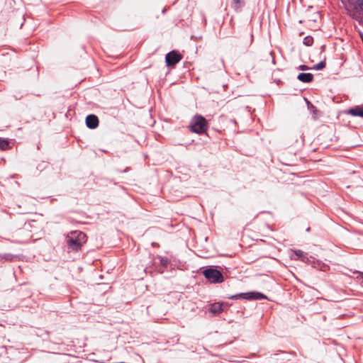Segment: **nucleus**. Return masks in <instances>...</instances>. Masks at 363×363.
I'll return each mask as SVG.
<instances>
[{
  "label": "nucleus",
  "mask_w": 363,
  "mask_h": 363,
  "mask_svg": "<svg viewBox=\"0 0 363 363\" xmlns=\"http://www.w3.org/2000/svg\"><path fill=\"white\" fill-rule=\"evenodd\" d=\"M86 241V235L81 231L71 232L67 237L68 248L73 251L79 250Z\"/></svg>",
  "instance_id": "1"
},
{
  "label": "nucleus",
  "mask_w": 363,
  "mask_h": 363,
  "mask_svg": "<svg viewBox=\"0 0 363 363\" xmlns=\"http://www.w3.org/2000/svg\"><path fill=\"white\" fill-rule=\"evenodd\" d=\"M208 127L206 120L201 115H196L189 124L191 131L201 134L206 131Z\"/></svg>",
  "instance_id": "2"
},
{
  "label": "nucleus",
  "mask_w": 363,
  "mask_h": 363,
  "mask_svg": "<svg viewBox=\"0 0 363 363\" xmlns=\"http://www.w3.org/2000/svg\"><path fill=\"white\" fill-rule=\"evenodd\" d=\"M203 274L211 283H222L224 281L221 272L216 269H206Z\"/></svg>",
  "instance_id": "3"
},
{
  "label": "nucleus",
  "mask_w": 363,
  "mask_h": 363,
  "mask_svg": "<svg viewBox=\"0 0 363 363\" xmlns=\"http://www.w3.org/2000/svg\"><path fill=\"white\" fill-rule=\"evenodd\" d=\"M238 298H242L246 300H261L266 299L267 296L260 292L251 291L247 293L239 294L229 297V298L230 299H237Z\"/></svg>",
  "instance_id": "4"
},
{
  "label": "nucleus",
  "mask_w": 363,
  "mask_h": 363,
  "mask_svg": "<svg viewBox=\"0 0 363 363\" xmlns=\"http://www.w3.org/2000/svg\"><path fill=\"white\" fill-rule=\"evenodd\" d=\"M182 60V55L176 51L169 52L165 57L166 63L168 66H173Z\"/></svg>",
  "instance_id": "5"
},
{
  "label": "nucleus",
  "mask_w": 363,
  "mask_h": 363,
  "mask_svg": "<svg viewBox=\"0 0 363 363\" xmlns=\"http://www.w3.org/2000/svg\"><path fill=\"white\" fill-rule=\"evenodd\" d=\"M86 124L89 128H95L99 125V119L94 115H89L86 118Z\"/></svg>",
  "instance_id": "6"
},
{
  "label": "nucleus",
  "mask_w": 363,
  "mask_h": 363,
  "mask_svg": "<svg viewBox=\"0 0 363 363\" xmlns=\"http://www.w3.org/2000/svg\"><path fill=\"white\" fill-rule=\"evenodd\" d=\"M347 113L352 116L363 117V106H357L350 108Z\"/></svg>",
  "instance_id": "7"
},
{
  "label": "nucleus",
  "mask_w": 363,
  "mask_h": 363,
  "mask_svg": "<svg viewBox=\"0 0 363 363\" xmlns=\"http://www.w3.org/2000/svg\"><path fill=\"white\" fill-rule=\"evenodd\" d=\"M313 79V76L311 73H300L298 75V79L302 82H311Z\"/></svg>",
  "instance_id": "8"
},
{
  "label": "nucleus",
  "mask_w": 363,
  "mask_h": 363,
  "mask_svg": "<svg viewBox=\"0 0 363 363\" xmlns=\"http://www.w3.org/2000/svg\"><path fill=\"white\" fill-rule=\"evenodd\" d=\"M222 306H223V303H219V302L214 303L211 305L209 311L213 314H218L223 311Z\"/></svg>",
  "instance_id": "9"
},
{
  "label": "nucleus",
  "mask_w": 363,
  "mask_h": 363,
  "mask_svg": "<svg viewBox=\"0 0 363 363\" xmlns=\"http://www.w3.org/2000/svg\"><path fill=\"white\" fill-rule=\"evenodd\" d=\"M9 142L7 140L0 139V148L1 150H6L9 148Z\"/></svg>",
  "instance_id": "10"
},
{
  "label": "nucleus",
  "mask_w": 363,
  "mask_h": 363,
  "mask_svg": "<svg viewBox=\"0 0 363 363\" xmlns=\"http://www.w3.org/2000/svg\"><path fill=\"white\" fill-rule=\"evenodd\" d=\"M325 61H321L318 64L313 65L312 69H315V70H320V69H323L325 67Z\"/></svg>",
  "instance_id": "11"
},
{
  "label": "nucleus",
  "mask_w": 363,
  "mask_h": 363,
  "mask_svg": "<svg viewBox=\"0 0 363 363\" xmlns=\"http://www.w3.org/2000/svg\"><path fill=\"white\" fill-rule=\"evenodd\" d=\"M313 39L311 36H307L303 40L304 45H306L307 46L311 45L313 44Z\"/></svg>",
  "instance_id": "12"
},
{
  "label": "nucleus",
  "mask_w": 363,
  "mask_h": 363,
  "mask_svg": "<svg viewBox=\"0 0 363 363\" xmlns=\"http://www.w3.org/2000/svg\"><path fill=\"white\" fill-rule=\"evenodd\" d=\"M294 253L297 257H303V252L299 250L294 251Z\"/></svg>",
  "instance_id": "13"
},
{
  "label": "nucleus",
  "mask_w": 363,
  "mask_h": 363,
  "mask_svg": "<svg viewBox=\"0 0 363 363\" xmlns=\"http://www.w3.org/2000/svg\"><path fill=\"white\" fill-rule=\"evenodd\" d=\"M298 69H301V70H308L310 69V68L306 65H300L298 67Z\"/></svg>",
  "instance_id": "14"
},
{
  "label": "nucleus",
  "mask_w": 363,
  "mask_h": 363,
  "mask_svg": "<svg viewBox=\"0 0 363 363\" xmlns=\"http://www.w3.org/2000/svg\"><path fill=\"white\" fill-rule=\"evenodd\" d=\"M359 8L363 10V0H357Z\"/></svg>",
  "instance_id": "15"
},
{
  "label": "nucleus",
  "mask_w": 363,
  "mask_h": 363,
  "mask_svg": "<svg viewBox=\"0 0 363 363\" xmlns=\"http://www.w3.org/2000/svg\"><path fill=\"white\" fill-rule=\"evenodd\" d=\"M243 0H233V3L236 5H238L240 4L241 1H242Z\"/></svg>",
  "instance_id": "16"
}]
</instances>
